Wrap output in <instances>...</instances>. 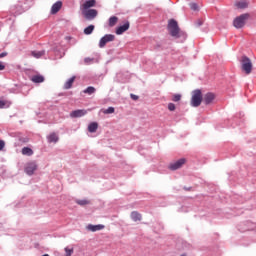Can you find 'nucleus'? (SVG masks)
I'll return each mask as SVG.
<instances>
[{
  "label": "nucleus",
  "mask_w": 256,
  "mask_h": 256,
  "mask_svg": "<svg viewBox=\"0 0 256 256\" xmlns=\"http://www.w3.org/2000/svg\"><path fill=\"white\" fill-rule=\"evenodd\" d=\"M86 229L88 231H91L92 233H95V231H101L103 229H105V225L103 224H98V225H93V224H89Z\"/></svg>",
  "instance_id": "9b49d317"
},
{
  "label": "nucleus",
  "mask_w": 256,
  "mask_h": 256,
  "mask_svg": "<svg viewBox=\"0 0 256 256\" xmlns=\"http://www.w3.org/2000/svg\"><path fill=\"white\" fill-rule=\"evenodd\" d=\"M112 41H115V35H113V34L104 35L99 41L100 49H103V47H105V45H107V43H111Z\"/></svg>",
  "instance_id": "20e7f679"
},
{
  "label": "nucleus",
  "mask_w": 256,
  "mask_h": 256,
  "mask_svg": "<svg viewBox=\"0 0 256 256\" xmlns=\"http://www.w3.org/2000/svg\"><path fill=\"white\" fill-rule=\"evenodd\" d=\"M85 115H87L86 110H75L70 113V117H72L73 119H76L78 117H83Z\"/></svg>",
  "instance_id": "ddd939ff"
},
{
  "label": "nucleus",
  "mask_w": 256,
  "mask_h": 256,
  "mask_svg": "<svg viewBox=\"0 0 256 256\" xmlns=\"http://www.w3.org/2000/svg\"><path fill=\"white\" fill-rule=\"evenodd\" d=\"M189 7L192 11H199V6L197 5V3H190Z\"/></svg>",
  "instance_id": "c85d7f7f"
},
{
  "label": "nucleus",
  "mask_w": 256,
  "mask_h": 256,
  "mask_svg": "<svg viewBox=\"0 0 256 256\" xmlns=\"http://www.w3.org/2000/svg\"><path fill=\"white\" fill-rule=\"evenodd\" d=\"M84 93H87L88 95H93V93H95V87L89 86L86 90H84Z\"/></svg>",
  "instance_id": "cd10ccee"
},
{
  "label": "nucleus",
  "mask_w": 256,
  "mask_h": 256,
  "mask_svg": "<svg viewBox=\"0 0 256 256\" xmlns=\"http://www.w3.org/2000/svg\"><path fill=\"white\" fill-rule=\"evenodd\" d=\"M174 97H181V95H179V94H176V95H174Z\"/></svg>",
  "instance_id": "ea45409f"
},
{
  "label": "nucleus",
  "mask_w": 256,
  "mask_h": 256,
  "mask_svg": "<svg viewBox=\"0 0 256 256\" xmlns=\"http://www.w3.org/2000/svg\"><path fill=\"white\" fill-rule=\"evenodd\" d=\"M32 57H35V59H41V57H43V55H45V51H33L31 53Z\"/></svg>",
  "instance_id": "4be33fe9"
},
{
  "label": "nucleus",
  "mask_w": 256,
  "mask_h": 256,
  "mask_svg": "<svg viewBox=\"0 0 256 256\" xmlns=\"http://www.w3.org/2000/svg\"><path fill=\"white\" fill-rule=\"evenodd\" d=\"M24 171L27 175H33V173H35V171H37V163L28 162L25 166Z\"/></svg>",
  "instance_id": "0eeeda50"
},
{
  "label": "nucleus",
  "mask_w": 256,
  "mask_h": 256,
  "mask_svg": "<svg viewBox=\"0 0 256 256\" xmlns=\"http://www.w3.org/2000/svg\"><path fill=\"white\" fill-rule=\"evenodd\" d=\"M129 21L125 22L122 26H119L118 28H116V35H123V33H125V31H129Z\"/></svg>",
  "instance_id": "9d476101"
},
{
  "label": "nucleus",
  "mask_w": 256,
  "mask_h": 256,
  "mask_svg": "<svg viewBox=\"0 0 256 256\" xmlns=\"http://www.w3.org/2000/svg\"><path fill=\"white\" fill-rule=\"evenodd\" d=\"M47 139L50 143H57V141H59V136H57L55 132H53L47 137Z\"/></svg>",
  "instance_id": "412c9836"
},
{
  "label": "nucleus",
  "mask_w": 256,
  "mask_h": 256,
  "mask_svg": "<svg viewBox=\"0 0 256 256\" xmlns=\"http://www.w3.org/2000/svg\"><path fill=\"white\" fill-rule=\"evenodd\" d=\"M131 219H133L135 222L141 221V214L137 211H133L130 215Z\"/></svg>",
  "instance_id": "5701e85b"
},
{
  "label": "nucleus",
  "mask_w": 256,
  "mask_h": 256,
  "mask_svg": "<svg viewBox=\"0 0 256 256\" xmlns=\"http://www.w3.org/2000/svg\"><path fill=\"white\" fill-rule=\"evenodd\" d=\"M167 29L171 37H174L175 39H179V37L185 35V32L181 31V28H179V24L176 22L175 19H170L168 21Z\"/></svg>",
  "instance_id": "f257e3e1"
},
{
  "label": "nucleus",
  "mask_w": 256,
  "mask_h": 256,
  "mask_svg": "<svg viewBox=\"0 0 256 256\" xmlns=\"http://www.w3.org/2000/svg\"><path fill=\"white\" fill-rule=\"evenodd\" d=\"M203 103V97H192L191 105L192 107H199Z\"/></svg>",
  "instance_id": "2eb2a0df"
},
{
  "label": "nucleus",
  "mask_w": 256,
  "mask_h": 256,
  "mask_svg": "<svg viewBox=\"0 0 256 256\" xmlns=\"http://www.w3.org/2000/svg\"><path fill=\"white\" fill-rule=\"evenodd\" d=\"M61 7H63V2L58 1L54 3L51 8V14L56 15V13H59V11H61Z\"/></svg>",
  "instance_id": "f8f14e48"
},
{
  "label": "nucleus",
  "mask_w": 256,
  "mask_h": 256,
  "mask_svg": "<svg viewBox=\"0 0 256 256\" xmlns=\"http://www.w3.org/2000/svg\"><path fill=\"white\" fill-rule=\"evenodd\" d=\"M5 69V64L3 62H0V71H4Z\"/></svg>",
  "instance_id": "f704fd0d"
},
{
  "label": "nucleus",
  "mask_w": 256,
  "mask_h": 256,
  "mask_svg": "<svg viewBox=\"0 0 256 256\" xmlns=\"http://www.w3.org/2000/svg\"><path fill=\"white\" fill-rule=\"evenodd\" d=\"M104 115H111L112 113H115L114 107H109L108 109L101 110Z\"/></svg>",
  "instance_id": "bb28decb"
},
{
  "label": "nucleus",
  "mask_w": 256,
  "mask_h": 256,
  "mask_svg": "<svg viewBox=\"0 0 256 256\" xmlns=\"http://www.w3.org/2000/svg\"><path fill=\"white\" fill-rule=\"evenodd\" d=\"M242 71L246 73V75H250L251 71H253V63L251 59L247 56H243L241 59Z\"/></svg>",
  "instance_id": "7ed1b4c3"
},
{
  "label": "nucleus",
  "mask_w": 256,
  "mask_h": 256,
  "mask_svg": "<svg viewBox=\"0 0 256 256\" xmlns=\"http://www.w3.org/2000/svg\"><path fill=\"white\" fill-rule=\"evenodd\" d=\"M97 5V1L95 0H87L83 4L80 5V11H88L91 7H95Z\"/></svg>",
  "instance_id": "6e6552de"
},
{
  "label": "nucleus",
  "mask_w": 256,
  "mask_h": 256,
  "mask_svg": "<svg viewBox=\"0 0 256 256\" xmlns=\"http://www.w3.org/2000/svg\"><path fill=\"white\" fill-rule=\"evenodd\" d=\"M84 63H86L87 65H89V63H93V59H91V58H85V59H84Z\"/></svg>",
  "instance_id": "2f4dec72"
},
{
  "label": "nucleus",
  "mask_w": 256,
  "mask_h": 256,
  "mask_svg": "<svg viewBox=\"0 0 256 256\" xmlns=\"http://www.w3.org/2000/svg\"><path fill=\"white\" fill-rule=\"evenodd\" d=\"M119 22V18L117 16H111L108 20L109 27H115L116 23Z\"/></svg>",
  "instance_id": "6ab92c4d"
},
{
  "label": "nucleus",
  "mask_w": 256,
  "mask_h": 256,
  "mask_svg": "<svg viewBox=\"0 0 256 256\" xmlns=\"http://www.w3.org/2000/svg\"><path fill=\"white\" fill-rule=\"evenodd\" d=\"M73 248H69V247H66L65 248V253H66V256H71L73 255Z\"/></svg>",
  "instance_id": "c756f323"
},
{
  "label": "nucleus",
  "mask_w": 256,
  "mask_h": 256,
  "mask_svg": "<svg viewBox=\"0 0 256 256\" xmlns=\"http://www.w3.org/2000/svg\"><path fill=\"white\" fill-rule=\"evenodd\" d=\"M168 109H169V111H175V109H176L175 104L169 103L168 104Z\"/></svg>",
  "instance_id": "7c9ffc66"
},
{
  "label": "nucleus",
  "mask_w": 256,
  "mask_h": 256,
  "mask_svg": "<svg viewBox=\"0 0 256 256\" xmlns=\"http://www.w3.org/2000/svg\"><path fill=\"white\" fill-rule=\"evenodd\" d=\"M215 97V94L213 92H208L206 94H203V91L201 89H196L192 92V97Z\"/></svg>",
  "instance_id": "1a4fd4ad"
},
{
  "label": "nucleus",
  "mask_w": 256,
  "mask_h": 256,
  "mask_svg": "<svg viewBox=\"0 0 256 256\" xmlns=\"http://www.w3.org/2000/svg\"><path fill=\"white\" fill-rule=\"evenodd\" d=\"M4 147H5V142L3 140H0V151H3Z\"/></svg>",
  "instance_id": "473e14b6"
},
{
  "label": "nucleus",
  "mask_w": 256,
  "mask_h": 256,
  "mask_svg": "<svg viewBox=\"0 0 256 256\" xmlns=\"http://www.w3.org/2000/svg\"><path fill=\"white\" fill-rule=\"evenodd\" d=\"M76 203L77 205H81L82 207H84L85 205H90L91 201L87 199H83V200H77Z\"/></svg>",
  "instance_id": "a878e982"
},
{
  "label": "nucleus",
  "mask_w": 256,
  "mask_h": 256,
  "mask_svg": "<svg viewBox=\"0 0 256 256\" xmlns=\"http://www.w3.org/2000/svg\"><path fill=\"white\" fill-rule=\"evenodd\" d=\"M249 19V14H242L238 17H236L233 21V25L235 29H243L245 27V23H247V20Z\"/></svg>",
  "instance_id": "f03ea898"
},
{
  "label": "nucleus",
  "mask_w": 256,
  "mask_h": 256,
  "mask_svg": "<svg viewBox=\"0 0 256 256\" xmlns=\"http://www.w3.org/2000/svg\"><path fill=\"white\" fill-rule=\"evenodd\" d=\"M3 57H7V52H2L0 54V59H3Z\"/></svg>",
  "instance_id": "c9c22d12"
},
{
  "label": "nucleus",
  "mask_w": 256,
  "mask_h": 256,
  "mask_svg": "<svg viewBox=\"0 0 256 256\" xmlns=\"http://www.w3.org/2000/svg\"><path fill=\"white\" fill-rule=\"evenodd\" d=\"M99 129V124L97 122H92L88 126L89 133H95Z\"/></svg>",
  "instance_id": "f3484780"
},
{
  "label": "nucleus",
  "mask_w": 256,
  "mask_h": 256,
  "mask_svg": "<svg viewBox=\"0 0 256 256\" xmlns=\"http://www.w3.org/2000/svg\"><path fill=\"white\" fill-rule=\"evenodd\" d=\"M202 103L204 105H212V103H215L214 97H202Z\"/></svg>",
  "instance_id": "aec40b11"
},
{
  "label": "nucleus",
  "mask_w": 256,
  "mask_h": 256,
  "mask_svg": "<svg viewBox=\"0 0 256 256\" xmlns=\"http://www.w3.org/2000/svg\"><path fill=\"white\" fill-rule=\"evenodd\" d=\"M130 97H137V95H135V94H131V95H130Z\"/></svg>",
  "instance_id": "4c0bfd02"
},
{
  "label": "nucleus",
  "mask_w": 256,
  "mask_h": 256,
  "mask_svg": "<svg viewBox=\"0 0 256 256\" xmlns=\"http://www.w3.org/2000/svg\"><path fill=\"white\" fill-rule=\"evenodd\" d=\"M95 31V26L94 25H89L84 29V35H91Z\"/></svg>",
  "instance_id": "393cba45"
},
{
  "label": "nucleus",
  "mask_w": 256,
  "mask_h": 256,
  "mask_svg": "<svg viewBox=\"0 0 256 256\" xmlns=\"http://www.w3.org/2000/svg\"><path fill=\"white\" fill-rule=\"evenodd\" d=\"M174 101H176V102H177V101H181V98H180V97H175V98H174Z\"/></svg>",
  "instance_id": "e433bc0d"
},
{
  "label": "nucleus",
  "mask_w": 256,
  "mask_h": 256,
  "mask_svg": "<svg viewBox=\"0 0 256 256\" xmlns=\"http://www.w3.org/2000/svg\"><path fill=\"white\" fill-rule=\"evenodd\" d=\"M235 7H237V9H247L249 7V3H247V1H245V0L236 1Z\"/></svg>",
  "instance_id": "dca6fc26"
},
{
  "label": "nucleus",
  "mask_w": 256,
  "mask_h": 256,
  "mask_svg": "<svg viewBox=\"0 0 256 256\" xmlns=\"http://www.w3.org/2000/svg\"><path fill=\"white\" fill-rule=\"evenodd\" d=\"M132 99H133L134 101H137L138 98H137V97H132Z\"/></svg>",
  "instance_id": "58836bf2"
},
{
  "label": "nucleus",
  "mask_w": 256,
  "mask_h": 256,
  "mask_svg": "<svg viewBox=\"0 0 256 256\" xmlns=\"http://www.w3.org/2000/svg\"><path fill=\"white\" fill-rule=\"evenodd\" d=\"M6 103L3 100H0V109H3L5 107Z\"/></svg>",
  "instance_id": "72a5a7b5"
},
{
  "label": "nucleus",
  "mask_w": 256,
  "mask_h": 256,
  "mask_svg": "<svg viewBox=\"0 0 256 256\" xmlns=\"http://www.w3.org/2000/svg\"><path fill=\"white\" fill-rule=\"evenodd\" d=\"M81 13L83 17H85V19H87L88 21H93V19H95V17H97L98 15V12L96 9L84 10Z\"/></svg>",
  "instance_id": "39448f33"
},
{
  "label": "nucleus",
  "mask_w": 256,
  "mask_h": 256,
  "mask_svg": "<svg viewBox=\"0 0 256 256\" xmlns=\"http://www.w3.org/2000/svg\"><path fill=\"white\" fill-rule=\"evenodd\" d=\"M22 155H27L28 157H31V155H33V149L29 147L22 148Z\"/></svg>",
  "instance_id": "b1692460"
},
{
  "label": "nucleus",
  "mask_w": 256,
  "mask_h": 256,
  "mask_svg": "<svg viewBox=\"0 0 256 256\" xmlns=\"http://www.w3.org/2000/svg\"><path fill=\"white\" fill-rule=\"evenodd\" d=\"M186 160L185 158L179 159L178 161L171 163L169 165V169L171 171H177V169H181L183 167V165H185Z\"/></svg>",
  "instance_id": "423d86ee"
},
{
  "label": "nucleus",
  "mask_w": 256,
  "mask_h": 256,
  "mask_svg": "<svg viewBox=\"0 0 256 256\" xmlns=\"http://www.w3.org/2000/svg\"><path fill=\"white\" fill-rule=\"evenodd\" d=\"M30 80L32 83H43L45 81V77L43 75L36 74L31 76Z\"/></svg>",
  "instance_id": "4468645a"
},
{
  "label": "nucleus",
  "mask_w": 256,
  "mask_h": 256,
  "mask_svg": "<svg viewBox=\"0 0 256 256\" xmlns=\"http://www.w3.org/2000/svg\"><path fill=\"white\" fill-rule=\"evenodd\" d=\"M73 83H75V76L71 77L64 83V89H71V87H73Z\"/></svg>",
  "instance_id": "a211bd4d"
}]
</instances>
